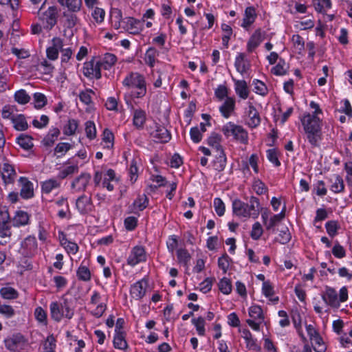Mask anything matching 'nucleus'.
<instances>
[{
    "mask_svg": "<svg viewBox=\"0 0 352 352\" xmlns=\"http://www.w3.org/2000/svg\"><path fill=\"white\" fill-rule=\"evenodd\" d=\"M50 316L56 322L63 318L72 319L74 315L75 301L74 298L63 295L58 300L50 305Z\"/></svg>",
    "mask_w": 352,
    "mask_h": 352,
    "instance_id": "f257e3e1",
    "label": "nucleus"
},
{
    "mask_svg": "<svg viewBox=\"0 0 352 352\" xmlns=\"http://www.w3.org/2000/svg\"><path fill=\"white\" fill-rule=\"evenodd\" d=\"M309 143L312 147H318L322 139L321 120L316 115L307 113L301 119Z\"/></svg>",
    "mask_w": 352,
    "mask_h": 352,
    "instance_id": "f03ea898",
    "label": "nucleus"
},
{
    "mask_svg": "<svg viewBox=\"0 0 352 352\" xmlns=\"http://www.w3.org/2000/svg\"><path fill=\"white\" fill-rule=\"evenodd\" d=\"M262 209L259 199L254 196L250 197L248 203L240 199L232 201V210L235 215L239 217L256 219Z\"/></svg>",
    "mask_w": 352,
    "mask_h": 352,
    "instance_id": "7ed1b4c3",
    "label": "nucleus"
},
{
    "mask_svg": "<svg viewBox=\"0 0 352 352\" xmlns=\"http://www.w3.org/2000/svg\"><path fill=\"white\" fill-rule=\"evenodd\" d=\"M122 85L126 89H136L132 91L131 96L133 98H142L146 94V82L144 76L138 73L131 72L122 80Z\"/></svg>",
    "mask_w": 352,
    "mask_h": 352,
    "instance_id": "20e7f679",
    "label": "nucleus"
},
{
    "mask_svg": "<svg viewBox=\"0 0 352 352\" xmlns=\"http://www.w3.org/2000/svg\"><path fill=\"white\" fill-rule=\"evenodd\" d=\"M45 3V1L39 8L38 16L43 25L44 30L50 31L57 24L60 10L56 6H49L46 10H44Z\"/></svg>",
    "mask_w": 352,
    "mask_h": 352,
    "instance_id": "39448f33",
    "label": "nucleus"
},
{
    "mask_svg": "<svg viewBox=\"0 0 352 352\" xmlns=\"http://www.w3.org/2000/svg\"><path fill=\"white\" fill-rule=\"evenodd\" d=\"M221 131L226 138L232 136L236 141L241 144L248 143V133L241 125L228 122L222 126Z\"/></svg>",
    "mask_w": 352,
    "mask_h": 352,
    "instance_id": "423d86ee",
    "label": "nucleus"
},
{
    "mask_svg": "<svg viewBox=\"0 0 352 352\" xmlns=\"http://www.w3.org/2000/svg\"><path fill=\"white\" fill-rule=\"evenodd\" d=\"M5 347L11 352H23L28 347V342L21 333L13 334L6 338Z\"/></svg>",
    "mask_w": 352,
    "mask_h": 352,
    "instance_id": "0eeeda50",
    "label": "nucleus"
},
{
    "mask_svg": "<svg viewBox=\"0 0 352 352\" xmlns=\"http://www.w3.org/2000/svg\"><path fill=\"white\" fill-rule=\"evenodd\" d=\"M38 251V243L35 236L30 235L21 243L19 253L24 257L31 258Z\"/></svg>",
    "mask_w": 352,
    "mask_h": 352,
    "instance_id": "6e6552de",
    "label": "nucleus"
},
{
    "mask_svg": "<svg viewBox=\"0 0 352 352\" xmlns=\"http://www.w3.org/2000/svg\"><path fill=\"white\" fill-rule=\"evenodd\" d=\"M0 157L3 162L2 166H0L1 178L5 184H13L16 177L15 169L14 166L8 162L4 155Z\"/></svg>",
    "mask_w": 352,
    "mask_h": 352,
    "instance_id": "1a4fd4ad",
    "label": "nucleus"
},
{
    "mask_svg": "<svg viewBox=\"0 0 352 352\" xmlns=\"http://www.w3.org/2000/svg\"><path fill=\"white\" fill-rule=\"evenodd\" d=\"M146 252L144 248L142 245L134 246L126 259L129 265L134 267L136 265L145 262L146 261Z\"/></svg>",
    "mask_w": 352,
    "mask_h": 352,
    "instance_id": "9d476101",
    "label": "nucleus"
},
{
    "mask_svg": "<svg viewBox=\"0 0 352 352\" xmlns=\"http://www.w3.org/2000/svg\"><path fill=\"white\" fill-rule=\"evenodd\" d=\"M83 74L89 78L100 79L101 75V67L99 62L95 58L84 63Z\"/></svg>",
    "mask_w": 352,
    "mask_h": 352,
    "instance_id": "9b49d317",
    "label": "nucleus"
},
{
    "mask_svg": "<svg viewBox=\"0 0 352 352\" xmlns=\"http://www.w3.org/2000/svg\"><path fill=\"white\" fill-rule=\"evenodd\" d=\"M63 47V40L58 36L51 40L50 45L46 49V56L51 60H56L58 58L59 52Z\"/></svg>",
    "mask_w": 352,
    "mask_h": 352,
    "instance_id": "f8f14e48",
    "label": "nucleus"
},
{
    "mask_svg": "<svg viewBox=\"0 0 352 352\" xmlns=\"http://www.w3.org/2000/svg\"><path fill=\"white\" fill-rule=\"evenodd\" d=\"M122 28L132 34H140L144 28V21L133 17H127L122 21Z\"/></svg>",
    "mask_w": 352,
    "mask_h": 352,
    "instance_id": "ddd939ff",
    "label": "nucleus"
},
{
    "mask_svg": "<svg viewBox=\"0 0 352 352\" xmlns=\"http://www.w3.org/2000/svg\"><path fill=\"white\" fill-rule=\"evenodd\" d=\"M321 296L322 300L327 305L336 309L340 307L338 293L335 289L326 286Z\"/></svg>",
    "mask_w": 352,
    "mask_h": 352,
    "instance_id": "4468645a",
    "label": "nucleus"
},
{
    "mask_svg": "<svg viewBox=\"0 0 352 352\" xmlns=\"http://www.w3.org/2000/svg\"><path fill=\"white\" fill-rule=\"evenodd\" d=\"M76 207L80 214H85L91 212L94 206L91 197L82 195L76 199Z\"/></svg>",
    "mask_w": 352,
    "mask_h": 352,
    "instance_id": "2eb2a0df",
    "label": "nucleus"
},
{
    "mask_svg": "<svg viewBox=\"0 0 352 352\" xmlns=\"http://www.w3.org/2000/svg\"><path fill=\"white\" fill-rule=\"evenodd\" d=\"M148 283L146 280L142 279L131 285L130 294L135 300L142 299L146 294Z\"/></svg>",
    "mask_w": 352,
    "mask_h": 352,
    "instance_id": "dca6fc26",
    "label": "nucleus"
},
{
    "mask_svg": "<svg viewBox=\"0 0 352 352\" xmlns=\"http://www.w3.org/2000/svg\"><path fill=\"white\" fill-rule=\"evenodd\" d=\"M265 32L261 28L256 29L250 37L247 43V51L252 52L262 43L264 38Z\"/></svg>",
    "mask_w": 352,
    "mask_h": 352,
    "instance_id": "f3484780",
    "label": "nucleus"
},
{
    "mask_svg": "<svg viewBox=\"0 0 352 352\" xmlns=\"http://www.w3.org/2000/svg\"><path fill=\"white\" fill-rule=\"evenodd\" d=\"M91 175L87 173H82L72 182L71 186L77 192L85 191L90 182Z\"/></svg>",
    "mask_w": 352,
    "mask_h": 352,
    "instance_id": "a211bd4d",
    "label": "nucleus"
},
{
    "mask_svg": "<svg viewBox=\"0 0 352 352\" xmlns=\"http://www.w3.org/2000/svg\"><path fill=\"white\" fill-rule=\"evenodd\" d=\"M245 113L248 116L246 124L249 127L253 129L257 127L260 124L261 118L259 113L252 103H249Z\"/></svg>",
    "mask_w": 352,
    "mask_h": 352,
    "instance_id": "6ab92c4d",
    "label": "nucleus"
},
{
    "mask_svg": "<svg viewBox=\"0 0 352 352\" xmlns=\"http://www.w3.org/2000/svg\"><path fill=\"white\" fill-rule=\"evenodd\" d=\"M256 16L257 14L255 8L253 6L247 7L244 12V16L241 26L246 30H248L254 23Z\"/></svg>",
    "mask_w": 352,
    "mask_h": 352,
    "instance_id": "aec40b11",
    "label": "nucleus"
},
{
    "mask_svg": "<svg viewBox=\"0 0 352 352\" xmlns=\"http://www.w3.org/2000/svg\"><path fill=\"white\" fill-rule=\"evenodd\" d=\"M152 138L157 142H167L170 140V134L163 126L156 125L155 130L151 133Z\"/></svg>",
    "mask_w": 352,
    "mask_h": 352,
    "instance_id": "412c9836",
    "label": "nucleus"
},
{
    "mask_svg": "<svg viewBox=\"0 0 352 352\" xmlns=\"http://www.w3.org/2000/svg\"><path fill=\"white\" fill-rule=\"evenodd\" d=\"M19 183L21 185L20 195L24 199H29L33 197L34 190L33 184L28 180V178L21 177L19 179Z\"/></svg>",
    "mask_w": 352,
    "mask_h": 352,
    "instance_id": "4be33fe9",
    "label": "nucleus"
},
{
    "mask_svg": "<svg viewBox=\"0 0 352 352\" xmlns=\"http://www.w3.org/2000/svg\"><path fill=\"white\" fill-rule=\"evenodd\" d=\"M235 109V99L227 97L223 104L219 107V111L225 118H229Z\"/></svg>",
    "mask_w": 352,
    "mask_h": 352,
    "instance_id": "5701e85b",
    "label": "nucleus"
},
{
    "mask_svg": "<svg viewBox=\"0 0 352 352\" xmlns=\"http://www.w3.org/2000/svg\"><path fill=\"white\" fill-rule=\"evenodd\" d=\"M234 66L238 72L244 74L250 69V63L246 58L245 54L239 53L236 56Z\"/></svg>",
    "mask_w": 352,
    "mask_h": 352,
    "instance_id": "b1692460",
    "label": "nucleus"
},
{
    "mask_svg": "<svg viewBox=\"0 0 352 352\" xmlns=\"http://www.w3.org/2000/svg\"><path fill=\"white\" fill-rule=\"evenodd\" d=\"M61 182L56 178H50L41 183V191L43 194L49 195L54 190L60 187Z\"/></svg>",
    "mask_w": 352,
    "mask_h": 352,
    "instance_id": "393cba45",
    "label": "nucleus"
},
{
    "mask_svg": "<svg viewBox=\"0 0 352 352\" xmlns=\"http://www.w3.org/2000/svg\"><path fill=\"white\" fill-rule=\"evenodd\" d=\"M79 19L74 12H64L61 23L63 26L67 29H72L78 23Z\"/></svg>",
    "mask_w": 352,
    "mask_h": 352,
    "instance_id": "a878e982",
    "label": "nucleus"
},
{
    "mask_svg": "<svg viewBox=\"0 0 352 352\" xmlns=\"http://www.w3.org/2000/svg\"><path fill=\"white\" fill-rule=\"evenodd\" d=\"M285 208H286L285 206H284L283 209L282 210V211L280 213L274 214L270 217L267 223H265V228L266 230L272 231V232H274L275 231L274 227L279 222H280L284 219V217L285 216Z\"/></svg>",
    "mask_w": 352,
    "mask_h": 352,
    "instance_id": "bb28decb",
    "label": "nucleus"
},
{
    "mask_svg": "<svg viewBox=\"0 0 352 352\" xmlns=\"http://www.w3.org/2000/svg\"><path fill=\"white\" fill-rule=\"evenodd\" d=\"M98 60L101 69H109L117 62V57L113 54L107 53Z\"/></svg>",
    "mask_w": 352,
    "mask_h": 352,
    "instance_id": "cd10ccee",
    "label": "nucleus"
},
{
    "mask_svg": "<svg viewBox=\"0 0 352 352\" xmlns=\"http://www.w3.org/2000/svg\"><path fill=\"white\" fill-rule=\"evenodd\" d=\"M235 92L242 99L245 100L248 98L249 90L247 82L242 80H234Z\"/></svg>",
    "mask_w": 352,
    "mask_h": 352,
    "instance_id": "c85d7f7f",
    "label": "nucleus"
},
{
    "mask_svg": "<svg viewBox=\"0 0 352 352\" xmlns=\"http://www.w3.org/2000/svg\"><path fill=\"white\" fill-rule=\"evenodd\" d=\"M159 51L154 47H150L145 53L144 62L150 67L153 68L157 61V57L159 56Z\"/></svg>",
    "mask_w": 352,
    "mask_h": 352,
    "instance_id": "c756f323",
    "label": "nucleus"
},
{
    "mask_svg": "<svg viewBox=\"0 0 352 352\" xmlns=\"http://www.w3.org/2000/svg\"><path fill=\"white\" fill-rule=\"evenodd\" d=\"M30 216L28 212L19 210L16 211L13 218L12 223L14 226L20 227L28 224Z\"/></svg>",
    "mask_w": 352,
    "mask_h": 352,
    "instance_id": "7c9ffc66",
    "label": "nucleus"
},
{
    "mask_svg": "<svg viewBox=\"0 0 352 352\" xmlns=\"http://www.w3.org/2000/svg\"><path fill=\"white\" fill-rule=\"evenodd\" d=\"M116 180V173L113 169H108L104 175L102 183V187L106 188L109 191H112L114 186L111 182Z\"/></svg>",
    "mask_w": 352,
    "mask_h": 352,
    "instance_id": "2f4dec72",
    "label": "nucleus"
},
{
    "mask_svg": "<svg viewBox=\"0 0 352 352\" xmlns=\"http://www.w3.org/2000/svg\"><path fill=\"white\" fill-rule=\"evenodd\" d=\"M11 120L13 123L14 128L16 131H25L28 129V124L25 120V117L23 114L12 116Z\"/></svg>",
    "mask_w": 352,
    "mask_h": 352,
    "instance_id": "473e14b6",
    "label": "nucleus"
},
{
    "mask_svg": "<svg viewBox=\"0 0 352 352\" xmlns=\"http://www.w3.org/2000/svg\"><path fill=\"white\" fill-rule=\"evenodd\" d=\"M332 184L330 189L335 193H340L344 191V184L342 178L338 175H334L330 179Z\"/></svg>",
    "mask_w": 352,
    "mask_h": 352,
    "instance_id": "72a5a7b5",
    "label": "nucleus"
},
{
    "mask_svg": "<svg viewBox=\"0 0 352 352\" xmlns=\"http://www.w3.org/2000/svg\"><path fill=\"white\" fill-rule=\"evenodd\" d=\"M146 112L142 109H135L133 112V124L138 129H142L146 122Z\"/></svg>",
    "mask_w": 352,
    "mask_h": 352,
    "instance_id": "f704fd0d",
    "label": "nucleus"
},
{
    "mask_svg": "<svg viewBox=\"0 0 352 352\" xmlns=\"http://www.w3.org/2000/svg\"><path fill=\"white\" fill-rule=\"evenodd\" d=\"M221 136L217 133H212L208 138L207 142L209 146L217 149V151L221 152V150H223L221 145Z\"/></svg>",
    "mask_w": 352,
    "mask_h": 352,
    "instance_id": "c9c22d12",
    "label": "nucleus"
},
{
    "mask_svg": "<svg viewBox=\"0 0 352 352\" xmlns=\"http://www.w3.org/2000/svg\"><path fill=\"white\" fill-rule=\"evenodd\" d=\"M288 69L285 61L280 58L277 65L272 68L271 72L276 76H283L287 74Z\"/></svg>",
    "mask_w": 352,
    "mask_h": 352,
    "instance_id": "e433bc0d",
    "label": "nucleus"
},
{
    "mask_svg": "<svg viewBox=\"0 0 352 352\" xmlns=\"http://www.w3.org/2000/svg\"><path fill=\"white\" fill-rule=\"evenodd\" d=\"M148 204V199L146 195H138L135 199L133 204V209L142 211L144 210Z\"/></svg>",
    "mask_w": 352,
    "mask_h": 352,
    "instance_id": "4c0bfd02",
    "label": "nucleus"
},
{
    "mask_svg": "<svg viewBox=\"0 0 352 352\" xmlns=\"http://www.w3.org/2000/svg\"><path fill=\"white\" fill-rule=\"evenodd\" d=\"M16 142L25 150H29L33 146L32 137L25 134H21L17 138Z\"/></svg>",
    "mask_w": 352,
    "mask_h": 352,
    "instance_id": "58836bf2",
    "label": "nucleus"
},
{
    "mask_svg": "<svg viewBox=\"0 0 352 352\" xmlns=\"http://www.w3.org/2000/svg\"><path fill=\"white\" fill-rule=\"evenodd\" d=\"M177 257L178 262L183 264L186 267L188 268L189 261L191 258V256L187 250L179 248L177 251Z\"/></svg>",
    "mask_w": 352,
    "mask_h": 352,
    "instance_id": "ea45409f",
    "label": "nucleus"
},
{
    "mask_svg": "<svg viewBox=\"0 0 352 352\" xmlns=\"http://www.w3.org/2000/svg\"><path fill=\"white\" fill-rule=\"evenodd\" d=\"M0 295L4 299L12 300L18 298L19 293L13 287H5L0 289Z\"/></svg>",
    "mask_w": 352,
    "mask_h": 352,
    "instance_id": "a19ab883",
    "label": "nucleus"
},
{
    "mask_svg": "<svg viewBox=\"0 0 352 352\" xmlns=\"http://www.w3.org/2000/svg\"><path fill=\"white\" fill-rule=\"evenodd\" d=\"M312 3L318 12H324L331 7V0H312Z\"/></svg>",
    "mask_w": 352,
    "mask_h": 352,
    "instance_id": "79ce46f5",
    "label": "nucleus"
},
{
    "mask_svg": "<svg viewBox=\"0 0 352 352\" xmlns=\"http://www.w3.org/2000/svg\"><path fill=\"white\" fill-rule=\"evenodd\" d=\"M59 134L60 131L58 129L54 128L51 129L46 137L43 140V144L46 146H51L53 145Z\"/></svg>",
    "mask_w": 352,
    "mask_h": 352,
    "instance_id": "37998d69",
    "label": "nucleus"
},
{
    "mask_svg": "<svg viewBox=\"0 0 352 352\" xmlns=\"http://www.w3.org/2000/svg\"><path fill=\"white\" fill-rule=\"evenodd\" d=\"M218 153L219 156L214 162V167L216 170L222 171L226 166L227 159L223 150H221Z\"/></svg>",
    "mask_w": 352,
    "mask_h": 352,
    "instance_id": "c03bdc74",
    "label": "nucleus"
},
{
    "mask_svg": "<svg viewBox=\"0 0 352 352\" xmlns=\"http://www.w3.org/2000/svg\"><path fill=\"white\" fill-rule=\"evenodd\" d=\"M113 346L115 348L121 350L126 349L128 345L122 332L118 331L116 333L113 338Z\"/></svg>",
    "mask_w": 352,
    "mask_h": 352,
    "instance_id": "a18cd8bd",
    "label": "nucleus"
},
{
    "mask_svg": "<svg viewBox=\"0 0 352 352\" xmlns=\"http://www.w3.org/2000/svg\"><path fill=\"white\" fill-rule=\"evenodd\" d=\"M114 135L108 129H105L102 133V141L104 143V148L111 149L113 146Z\"/></svg>",
    "mask_w": 352,
    "mask_h": 352,
    "instance_id": "49530a36",
    "label": "nucleus"
},
{
    "mask_svg": "<svg viewBox=\"0 0 352 352\" xmlns=\"http://www.w3.org/2000/svg\"><path fill=\"white\" fill-rule=\"evenodd\" d=\"M249 315L254 320H258L261 322L263 319V314L261 307L258 305H253L249 309Z\"/></svg>",
    "mask_w": 352,
    "mask_h": 352,
    "instance_id": "de8ad7c7",
    "label": "nucleus"
},
{
    "mask_svg": "<svg viewBox=\"0 0 352 352\" xmlns=\"http://www.w3.org/2000/svg\"><path fill=\"white\" fill-rule=\"evenodd\" d=\"M77 277L82 281H89L91 279V272L89 268L85 265H80L76 272Z\"/></svg>",
    "mask_w": 352,
    "mask_h": 352,
    "instance_id": "09e8293b",
    "label": "nucleus"
},
{
    "mask_svg": "<svg viewBox=\"0 0 352 352\" xmlns=\"http://www.w3.org/2000/svg\"><path fill=\"white\" fill-rule=\"evenodd\" d=\"M14 100L21 104H25L30 102V96L27 94L24 89H20L15 92Z\"/></svg>",
    "mask_w": 352,
    "mask_h": 352,
    "instance_id": "8fccbe9b",
    "label": "nucleus"
},
{
    "mask_svg": "<svg viewBox=\"0 0 352 352\" xmlns=\"http://www.w3.org/2000/svg\"><path fill=\"white\" fill-rule=\"evenodd\" d=\"M267 158L275 166H280V162L278 160L279 153L275 148L268 149L267 151Z\"/></svg>",
    "mask_w": 352,
    "mask_h": 352,
    "instance_id": "3c124183",
    "label": "nucleus"
},
{
    "mask_svg": "<svg viewBox=\"0 0 352 352\" xmlns=\"http://www.w3.org/2000/svg\"><path fill=\"white\" fill-rule=\"evenodd\" d=\"M221 29L224 32V34L222 36L223 45L228 47L229 40L232 34V29L229 25L226 23L221 25Z\"/></svg>",
    "mask_w": 352,
    "mask_h": 352,
    "instance_id": "603ef678",
    "label": "nucleus"
},
{
    "mask_svg": "<svg viewBox=\"0 0 352 352\" xmlns=\"http://www.w3.org/2000/svg\"><path fill=\"white\" fill-rule=\"evenodd\" d=\"M122 20V12L120 10H116L111 15V24L115 29H119L123 26Z\"/></svg>",
    "mask_w": 352,
    "mask_h": 352,
    "instance_id": "864d4df0",
    "label": "nucleus"
},
{
    "mask_svg": "<svg viewBox=\"0 0 352 352\" xmlns=\"http://www.w3.org/2000/svg\"><path fill=\"white\" fill-rule=\"evenodd\" d=\"M219 290L224 294H229L232 292V284L227 278H223L220 280L219 284Z\"/></svg>",
    "mask_w": 352,
    "mask_h": 352,
    "instance_id": "5fc2aeb1",
    "label": "nucleus"
},
{
    "mask_svg": "<svg viewBox=\"0 0 352 352\" xmlns=\"http://www.w3.org/2000/svg\"><path fill=\"white\" fill-rule=\"evenodd\" d=\"M192 323L196 327L197 331L199 336H204L205 335V320L202 317L193 318Z\"/></svg>",
    "mask_w": 352,
    "mask_h": 352,
    "instance_id": "6e6d98bb",
    "label": "nucleus"
},
{
    "mask_svg": "<svg viewBox=\"0 0 352 352\" xmlns=\"http://www.w3.org/2000/svg\"><path fill=\"white\" fill-rule=\"evenodd\" d=\"M34 107L36 109H41L47 103V98L43 94L35 93L33 96Z\"/></svg>",
    "mask_w": 352,
    "mask_h": 352,
    "instance_id": "4d7b16f0",
    "label": "nucleus"
},
{
    "mask_svg": "<svg viewBox=\"0 0 352 352\" xmlns=\"http://www.w3.org/2000/svg\"><path fill=\"white\" fill-rule=\"evenodd\" d=\"M78 161L75 159V157H72L67 160L66 164H69L67 167L65 168V170L67 174L72 175L74 173H78L79 169Z\"/></svg>",
    "mask_w": 352,
    "mask_h": 352,
    "instance_id": "13d9d810",
    "label": "nucleus"
},
{
    "mask_svg": "<svg viewBox=\"0 0 352 352\" xmlns=\"http://www.w3.org/2000/svg\"><path fill=\"white\" fill-rule=\"evenodd\" d=\"M16 311L14 309L8 305H0V314L6 318H11L14 316Z\"/></svg>",
    "mask_w": 352,
    "mask_h": 352,
    "instance_id": "bf43d9fd",
    "label": "nucleus"
},
{
    "mask_svg": "<svg viewBox=\"0 0 352 352\" xmlns=\"http://www.w3.org/2000/svg\"><path fill=\"white\" fill-rule=\"evenodd\" d=\"M253 85L254 86V91L256 94L265 96L267 94V88L264 82L262 81L254 79L253 80Z\"/></svg>",
    "mask_w": 352,
    "mask_h": 352,
    "instance_id": "052dcab7",
    "label": "nucleus"
},
{
    "mask_svg": "<svg viewBox=\"0 0 352 352\" xmlns=\"http://www.w3.org/2000/svg\"><path fill=\"white\" fill-rule=\"evenodd\" d=\"M85 133L87 137L90 140H93L96 137V129L95 124L93 121L89 120L86 122Z\"/></svg>",
    "mask_w": 352,
    "mask_h": 352,
    "instance_id": "680f3d73",
    "label": "nucleus"
},
{
    "mask_svg": "<svg viewBox=\"0 0 352 352\" xmlns=\"http://www.w3.org/2000/svg\"><path fill=\"white\" fill-rule=\"evenodd\" d=\"M138 168L137 166V162L135 160H132L130 164V167L129 170V177H130V182L131 184L135 183L136 182L138 175Z\"/></svg>",
    "mask_w": 352,
    "mask_h": 352,
    "instance_id": "e2e57ef3",
    "label": "nucleus"
},
{
    "mask_svg": "<svg viewBox=\"0 0 352 352\" xmlns=\"http://www.w3.org/2000/svg\"><path fill=\"white\" fill-rule=\"evenodd\" d=\"M325 228L327 230V232L328 234L333 237L338 233V230L339 228V226L337 221H327L325 224Z\"/></svg>",
    "mask_w": 352,
    "mask_h": 352,
    "instance_id": "0e129e2a",
    "label": "nucleus"
},
{
    "mask_svg": "<svg viewBox=\"0 0 352 352\" xmlns=\"http://www.w3.org/2000/svg\"><path fill=\"white\" fill-rule=\"evenodd\" d=\"M263 229L259 222H255L252 226L250 236L252 239L258 240L263 234Z\"/></svg>",
    "mask_w": 352,
    "mask_h": 352,
    "instance_id": "69168bd1",
    "label": "nucleus"
},
{
    "mask_svg": "<svg viewBox=\"0 0 352 352\" xmlns=\"http://www.w3.org/2000/svg\"><path fill=\"white\" fill-rule=\"evenodd\" d=\"M291 240V234L287 228L280 231L276 241L281 244H287Z\"/></svg>",
    "mask_w": 352,
    "mask_h": 352,
    "instance_id": "338daca9",
    "label": "nucleus"
},
{
    "mask_svg": "<svg viewBox=\"0 0 352 352\" xmlns=\"http://www.w3.org/2000/svg\"><path fill=\"white\" fill-rule=\"evenodd\" d=\"M69 11L72 12H78L82 6V0H67L65 4Z\"/></svg>",
    "mask_w": 352,
    "mask_h": 352,
    "instance_id": "774afa93",
    "label": "nucleus"
}]
</instances>
